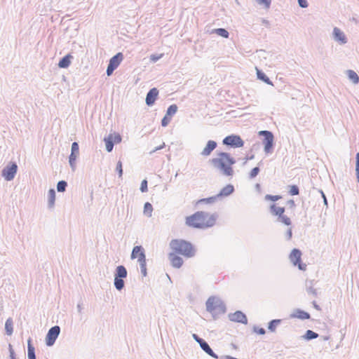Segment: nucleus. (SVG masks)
Wrapping results in <instances>:
<instances>
[{
    "instance_id": "1",
    "label": "nucleus",
    "mask_w": 359,
    "mask_h": 359,
    "mask_svg": "<svg viewBox=\"0 0 359 359\" xmlns=\"http://www.w3.org/2000/svg\"><path fill=\"white\" fill-rule=\"evenodd\" d=\"M218 217L217 213L210 214L204 211H197L186 217V224L195 229H206L213 226Z\"/></svg>"
},
{
    "instance_id": "2",
    "label": "nucleus",
    "mask_w": 359,
    "mask_h": 359,
    "mask_svg": "<svg viewBox=\"0 0 359 359\" xmlns=\"http://www.w3.org/2000/svg\"><path fill=\"white\" fill-rule=\"evenodd\" d=\"M217 157L209 160V163L220 173L226 177H232L234 174L233 165L236 163V159L229 153L219 151L217 153Z\"/></svg>"
},
{
    "instance_id": "3",
    "label": "nucleus",
    "mask_w": 359,
    "mask_h": 359,
    "mask_svg": "<svg viewBox=\"0 0 359 359\" xmlns=\"http://www.w3.org/2000/svg\"><path fill=\"white\" fill-rule=\"evenodd\" d=\"M170 247L174 252L186 257H193L196 255V249L193 244L184 239H172Z\"/></svg>"
},
{
    "instance_id": "4",
    "label": "nucleus",
    "mask_w": 359,
    "mask_h": 359,
    "mask_svg": "<svg viewBox=\"0 0 359 359\" xmlns=\"http://www.w3.org/2000/svg\"><path fill=\"white\" fill-rule=\"evenodd\" d=\"M206 310L211 313L214 319L219 314H224L226 312V307L224 302L219 297H210L205 303Z\"/></svg>"
},
{
    "instance_id": "5",
    "label": "nucleus",
    "mask_w": 359,
    "mask_h": 359,
    "mask_svg": "<svg viewBox=\"0 0 359 359\" xmlns=\"http://www.w3.org/2000/svg\"><path fill=\"white\" fill-rule=\"evenodd\" d=\"M258 135L263 137L262 144L264 145V151L266 154H271L274 149V135L271 131L260 130Z\"/></svg>"
},
{
    "instance_id": "6",
    "label": "nucleus",
    "mask_w": 359,
    "mask_h": 359,
    "mask_svg": "<svg viewBox=\"0 0 359 359\" xmlns=\"http://www.w3.org/2000/svg\"><path fill=\"white\" fill-rule=\"evenodd\" d=\"M128 275L127 269L123 265L116 266L114 271V285L115 288L121 291L125 286L123 278H126Z\"/></svg>"
},
{
    "instance_id": "7",
    "label": "nucleus",
    "mask_w": 359,
    "mask_h": 359,
    "mask_svg": "<svg viewBox=\"0 0 359 359\" xmlns=\"http://www.w3.org/2000/svg\"><path fill=\"white\" fill-rule=\"evenodd\" d=\"M222 143L224 145L231 148H240L244 145V141L241 136L235 134L225 137L222 140Z\"/></svg>"
},
{
    "instance_id": "8",
    "label": "nucleus",
    "mask_w": 359,
    "mask_h": 359,
    "mask_svg": "<svg viewBox=\"0 0 359 359\" xmlns=\"http://www.w3.org/2000/svg\"><path fill=\"white\" fill-rule=\"evenodd\" d=\"M104 142L107 152L112 151L115 144H118L122 141V137L119 133H110L108 136L104 137Z\"/></svg>"
},
{
    "instance_id": "9",
    "label": "nucleus",
    "mask_w": 359,
    "mask_h": 359,
    "mask_svg": "<svg viewBox=\"0 0 359 359\" xmlns=\"http://www.w3.org/2000/svg\"><path fill=\"white\" fill-rule=\"evenodd\" d=\"M18 171V165L15 162H10L1 171L2 177L6 181H11L14 179Z\"/></svg>"
},
{
    "instance_id": "10",
    "label": "nucleus",
    "mask_w": 359,
    "mask_h": 359,
    "mask_svg": "<svg viewBox=\"0 0 359 359\" xmlns=\"http://www.w3.org/2000/svg\"><path fill=\"white\" fill-rule=\"evenodd\" d=\"M60 333V327L58 325H55L50 327L46 336L45 341L47 346H52L55 343Z\"/></svg>"
},
{
    "instance_id": "11",
    "label": "nucleus",
    "mask_w": 359,
    "mask_h": 359,
    "mask_svg": "<svg viewBox=\"0 0 359 359\" xmlns=\"http://www.w3.org/2000/svg\"><path fill=\"white\" fill-rule=\"evenodd\" d=\"M302 252L297 248H294L290 255V261L294 266H297L301 271L306 270V265L302 262Z\"/></svg>"
},
{
    "instance_id": "12",
    "label": "nucleus",
    "mask_w": 359,
    "mask_h": 359,
    "mask_svg": "<svg viewBox=\"0 0 359 359\" xmlns=\"http://www.w3.org/2000/svg\"><path fill=\"white\" fill-rule=\"evenodd\" d=\"M79 155V145L76 142L72 144L71 154L69 156V163L73 171L76 170V161Z\"/></svg>"
},
{
    "instance_id": "13",
    "label": "nucleus",
    "mask_w": 359,
    "mask_h": 359,
    "mask_svg": "<svg viewBox=\"0 0 359 359\" xmlns=\"http://www.w3.org/2000/svg\"><path fill=\"white\" fill-rule=\"evenodd\" d=\"M229 320L236 323H240L244 325L248 324V318L246 315L241 311H236L228 315Z\"/></svg>"
},
{
    "instance_id": "14",
    "label": "nucleus",
    "mask_w": 359,
    "mask_h": 359,
    "mask_svg": "<svg viewBox=\"0 0 359 359\" xmlns=\"http://www.w3.org/2000/svg\"><path fill=\"white\" fill-rule=\"evenodd\" d=\"M158 93L159 91L156 88H151L146 95V104L149 107L153 106L158 97Z\"/></svg>"
},
{
    "instance_id": "15",
    "label": "nucleus",
    "mask_w": 359,
    "mask_h": 359,
    "mask_svg": "<svg viewBox=\"0 0 359 359\" xmlns=\"http://www.w3.org/2000/svg\"><path fill=\"white\" fill-rule=\"evenodd\" d=\"M333 39L340 44H345L348 40L344 33L338 27L333 29Z\"/></svg>"
},
{
    "instance_id": "16",
    "label": "nucleus",
    "mask_w": 359,
    "mask_h": 359,
    "mask_svg": "<svg viewBox=\"0 0 359 359\" xmlns=\"http://www.w3.org/2000/svg\"><path fill=\"white\" fill-rule=\"evenodd\" d=\"M178 254L175 252H170L168 255V258L171 262V265L174 268L180 269L184 263L183 259L177 255Z\"/></svg>"
},
{
    "instance_id": "17",
    "label": "nucleus",
    "mask_w": 359,
    "mask_h": 359,
    "mask_svg": "<svg viewBox=\"0 0 359 359\" xmlns=\"http://www.w3.org/2000/svg\"><path fill=\"white\" fill-rule=\"evenodd\" d=\"M217 143L215 140H208L205 147L201 152V155L203 156H208L211 153L217 148Z\"/></svg>"
},
{
    "instance_id": "18",
    "label": "nucleus",
    "mask_w": 359,
    "mask_h": 359,
    "mask_svg": "<svg viewBox=\"0 0 359 359\" xmlns=\"http://www.w3.org/2000/svg\"><path fill=\"white\" fill-rule=\"evenodd\" d=\"M290 317L292 318H296L301 320H308L310 319L311 316L308 312L304 310H302L300 309H296L290 315Z\"/></svg>"
},
{
    "instance_id": "19",
    "label": "nucleus",
    "mask_w": 359,
    "mask_h": 359,
    "mask_svg": "<svg viewBox=\"0 0 359 359\" xmlns=\"http://www.w3.org/2000/svg\"><path fill=\"white\" fill-rule=\"evenodd\" d=\"M269 212L271 215L279 218L284 215L285 208L284 207H278L276 203H272L269 206Z\"/></svg>"
},
{
    "instance_id": "20",
    "label": "nucleus",
    "mask_w": 359,
    "mask_h": 359,
    "mask_svg": "<svg viewBox=\"0 0 359 359\" xmlns=\"http://www.w3.org/2000/svg\"><path fill=\"white\" fill-rule=\"evenodd\" d=\"M234 187L232 184H229L223 187L217 194V198L229 196L234 192Z\"/></svg>"
},
{
    "instance_id": "21",
    "label": "nucleus",
    "mask_w": 359,
    "mask_h": 359,
    "mask_svg": "<svg viewBox=\"0 0 359 359\" xmlns=\"http://www.w3.org/2000/svg\"><path fill=\"white\" fill-rule=\"evenodd\" d=\"M143 255L145 257V252L142 245H136L133 248L130 257L132 259L140 257Z\"/></svg>"
},
{
    "instance_id": "22",
    "label": "nucleus",
    "mask_w": 359,
    "mask_h": 359,
    "mask_svg": "<svg viewBox=\"0 0 359 359\" xmlns=\"http://www.w3.org/2000/svg\"><path fill=\"white\" fill-rule=\"evenodd\" d=\"M123 59V55L122 53L119 52L110 58L109 63L117 68L122 62Z\"/></svg>"
},
{
    "instance_id": "23",
    "label": "nucleus",
    "mask_w": 359,
    "mask_h": 359,
    "mask_svg": "<svg viewBox=\"0 0 359 359\" xmlns=\"http://www.w3.org/2000/svg\"><path fill=\"white\" fill-rule=\"evenodd\" d=\"M257 71V77L259 80H261L264 83L273 86V82L270 80V79L266 75V74L261 69H259L257 67H256Z\"/></svg>"
},
{
    "instance_id": "24",
    "label": "nucleus",
    "mask_w": 359,
    "mask_h": 359,
    "mask_svg": "<svg viewBox=\"0 0 359 359\" xmlns=\"http://www.w3.org/2000/svg\"><path fill=\"white\" fill-rule=\"evenodd\" d=\"M306 291L309 294L316 297L318 296L317 290L313 288V280H306L305 282Z\"/></svg>"
},
{
    "instance_id": "25",
    "label": "nucleus",
    "mask_w": 359,
    "mask_h": 359,
    "mask_svg": "<svg viewBox=\"0 0 359 359\" xmlns=\"http://www.w3.org/2000/svg\"><path fill=\"white\" fill-rule=\"evenodd\" d=\"M72 57H73L70 54H67L66 55H65L60 60V61L58 62V67L60 68H63V69L69 67V66L71 64V59Z\"/></svg>"
},
{
    "instance_id": "26",
    "label": "nucleus",
    "mask_w": 359,
    "mask_h": 359,
    "mask_svg": "<svg viewBox=\"0 0 359 359\" xmlns=\"http://www.w3.org/2000/svg\"><path fill=\"white\" fill-rule=\"evenodd\" d=\"M55 191L54 189H50L48 192V207L53 208L55 202Z\"/></svg>"
},
{
    "instance_id": "27",
    "label": "nucleus",
    "mask_w": 359,
    "mask_h": 359,
    "mask_svg": "<svg viewBox=\"0 0 359 359\" xmlns=\"http://www.w3.org/2000/svg\"><path fill=\"white\" fill-rule=\"evenodd\" d=\"M27 358L28 359H36L35 348L32 344V339H27Z\"/></svg>"
},
{
    "instance_id": "28",
    "label": "nucleus",
    "mask_w": 359,
    "mask_h": 359,
    "mask_svg": "<svg viewBox=\"0 0 359 359\" xmlns=\"http://www.w3.org/2000/svg\"><path fill=\"white\" fill-rule=\"evenodd\" d=\"M201 348L205 353H207L208 355L214 358H216V359H218L219 358V356L217 354H216L213 351L212 349L210 348V346H209V344H208V342H205V344H203V345H201Z\"/></svg>"
},
{
    "instance_id": "29",
    "label": "nucleus",
    "mask_w": 359,
    "mask_h": 359,
    "mask_svg": "<svg viewBox=\"0 0 359 359\" xmlns=\"http://www.w3.org/2000/svg\"><path fill=\"white\" fill-rule=\"evenodd\" d=\"M138 262L140 263L141 273L144 277L147 276V263H146V256L143 257V255L140 257H138Z\"/></svg>"
},
{
    "instance_id": "30",
    "label": "nucleus",
    "mask_w": 359,
    "mask_h": 359,
    "mask_svg": "<svg viewBox=\"0 0 359 359\" xmlns=\"http://www.w3.org/2000/svg\"><path fill=\"white\" fill-rule=\"evenodd\" d=\"M282 319H273L269 322L268 330L274 332L276 330L277 327L281 323Z\"/></svg>"
},
{
    "instance_id": "31",
    "label": "nucleus",
    "mask_w": 359,
    "mask_h": 359,
    "mask_svg": "<svg viewBox=\"0 0 359 359\" xmlns=\"http://www.w3.org/2000/svg\"><path fill=\"white\" fill-rule=\"evenodd\" d=\"M5 330L7 335H12L13 332V321L11 318H8L5 323Z\"/></svg>"
},
{
    "instance_id": "32",
    "label": "nucleus",
    "mask_w": 359,
    "mask_h": 359,
    "mask_svg": "<svg viewBox=\"0 0 359 359\" xmlns=\"http://www.w3.org/2000/svg\"><path fill=\"white\" fill-rule=\"evenodd\" d=\"M347 75L348 79L354 83L358 84L359 83V76L353 70H347Z\"/></svg>"
},
{
    "instance_id": "33",
    "label": "nucleus",
    "mask_w": 359,
    "mask_h": 359,
    "mask_svg": "<svg viewBox=\"0 0 359 359\" xmlns=\"http://www.w3.org/2000/svg\"><path fill=\"white\" fill-rule=\"evenodd\" d=\"M318 337V334L311 330H306L304 335L303 336V338L306 341H310Z\"/></svg>"
},
{
    "instance_id": "34",
    "label": "nucleus",
    "mask_w": 359,
    "mask_h": 359,
    "mask_svg": "<svg viewBox=\"0 0 359 359\" xmlns=\"http://www.w3.org/2000/svg\"><path fill=\"white\" fill-rule=\"evenodd\" d=\"M177 109L178 107L177 104H172L168 107L165 115L167 116L172 118V116L177 113Z\"/></svg>"
},
{
    "instance_id": "35",
    "label": "nucleus",
    "mask_w": 359,
    "mask_h": 359,
    "mask_svg": "<svg viewBox=\"0 0 359 359\" xmlns=\"http://www.w3.org/2000/svg\"><path fill=\"white\" fill-rule=\"evenodd\" d=\"M213 33H215L217 34V35L223 37V38H228L229 36V32L224 29V28H217V29H215L213 30Z\"/></svg>"
},
{
    "instance_id": "36",
    "label": "nucleus",
    "mask_w": 359,
    "mask_h": 359,
    "mask_svg": "<svg viewBox=\"0 0 359 359\" xmlns=\"http://www.w3.org/2000/svg\"><path fill=\"white\" fill-rule=\"evenodd\" d=\"M153 206L149 202H146L144 205V214L147 217H151Z\"/></svg>"
},
{
    "instance_id": "37",
    "label": "nucleus",
    "mask_w": 359,
    "mask_h": 359,
    "mask_svg": "<svg viewBox=\"0 0 359 359\" xmlns=\"http://www.w3.org/2000/svg\"><path fill=\"white\" fill-rule=\"evenodd\" d=\"M217 199V196L216 195V196H210L208 198H201L198 201L197 203L198 204H199V203H206V204L212 203H215Z\"/></svg>"
},
{
    "instance_id": "38",
    "label": "nucleus",
    "mask_w": 359,
    "mask_h": 359,
    "mask_svg": "<svg viewBox=\"0 0 359 359\" xmlns=\"http://www.w3.org/2000/svg\"><path fill=\"white\" fill-rule=\"evenodd\" d=\"M67 187V182L65 180H60L57 184V191L58 192L65 191Z\"/></svg>"
},
{
    "instance_id": "39",
    "label": "nucleus",
    "mask_w": 359,
    "mask_h": 359,
    "mask_svg": "<svg viewBox=\"0 0 359 359\" xmlns=\"http://www.w3.org/2000/svg\"><path fill=\"white\" fill-rule=\"evenodd\" d=\"M277 221L284 224L286 226H291V219L285 215H282L279 218H277Z\"/></svg>"
},
{
    "instance_id": "40",
    "label": "nucleus",
    "mask_w": 359,
    "mask_h": 359,
    "mask_svg": "<svg viewBox=\"0 0 359 359\" xmlns=\"http://www.w3.org/2000/svg\"><path fill=\"white\" fill-rule=\"evenodd\" d=\"M288 192L291 196L299 195V187L296 184L290 185Z\"/></svg>"
},
{
    "instance_id": "41",
    "label": "nucleus",
    "mask_w": 359,
    "mask_h": 359,
    "mask_svg": "<svg viewBox=\"0 0 359 359\" xmlns=\"http://www.w3.org/2000/svg\"><path fill=\"white\" fill-rule=\"evenodd\" d=\"M282 196L280 195H271V194H266L264 196V199L266 201H277L279 199H280Z\"/></svg>"
},
{
    "instance_id": "42",
    "label": "nucleus",
    "mask_w": 359,
    "mask_h": 359,
    "mask_svg": "<svg viewBox=\"0 0 359 359\" xmlns=\"http://www.w3.org/2000/svg\"><path fill=\"white\" fill-rule=\"evenodd\" d=\"M355 175L357 182L359 183V152L355 155Z\"/></svg>"
},
{
    "instance_id": "43",
    "label": "nucleus",
    "mask_w": 359,
    "mask_h": 359,
    "mask_svg": "<svg viewBox=\"0 0 359 359\" xmlns=\"http://www.w3.org/2000/svg\"><path fill=\"white\" fill-rule=\"evenodd\" d=\"M259 172H260V169L258 166L253 168L249 173V177L250 179H253V178L256 177L258 175Z\"/></svg>"
},
{
    "instance_id": "44",
    "label": "nucleus",
    "mask_w": 359,
    "mask_h": 359,
    "mask_svg": "<svg viewBox=\"0 0 359 359\" xmlns=\"http://www.w3.org/2000/svg\"><path fill=\"white\" fill-rule=\"evenodd\" d=\"M116 171L118 172V177H122L123 175V165L121 161H118L116 164Z\"/></svg>"
},
{
    "instance_id": "45",
    "label": "nucleus",
    "mask_w": 359,
    "mask_h": 359,
    "mask_svg": "<svg viewBox=\"0 0 359 359\" xmlns=\"http://www.w3.org/2000/svg\"><path fill=\"white\" fill-rule=\"evenodd\" d=\"M252 330H253L254 332H255L258 334H260V335H264L266 334V330L264 328L259 327L257 325H254Z\"/></svg>"
},
{
    "instance_id": "46",
    "label": "nucleus",
    "mask_w": 359,
    "mask_h": 359,
    "mask_svg": "<svg viewBox=\"0 0 359 359\" xmlns=\"http://www.w3.org/2000/svg\"><path fill=\"white\" fill-rule=\"evenodd\" d=\"M148 182H147V180H143L141 182V185H140V191L141 192L144 193V192H146L148 191Z\"/></svg>"
},
{
    "instance_id": "47",
    "label": "nucleus",
    "mask_w": 359,
    "mask_h": 359,
    "mask_svg": "<svg viewBox=\"0 0 359 359\" xmlns=\"http://www.w3.org/2000/svg\"><path fill=\"white\" fill-rule=\"evenodd\" d=\"M171 118L169 116H167L165 114V116L163 117V118L161 119V126L163 127H166L170 122L171 121Z\"/></svg>"
},
{
    "instance_id": "48",
    "label": "nucleus",
    "mask_w": 359,
    "mask_h": 359,
    "mask_svg": "<svg viewBox=\"0 0 359 359\" xmlns=\"http://www.w3.org/2000/svg\"><path fill=\"white\" fill-rule=\"evenodd\" d=\"M8 351H9V359H16V355L14 349L13 348V346L9 344H8Z\"/></svg>"
},
{
    "instance_id": "49",
    "label": "nucleus",
    "mask_w": 359,
    "mask_h": 359,
    "mask_svg": "<svg viewBox=\"0 0 359 359\" xmlns=\"http://www.w3.org/2000/svg\"><path fill=\"white\" fill-rule=\"evenodd\" d=\"M116 67L112 66V65H110L109 63L107 65V68L106 70V73L107 76H110L113 74L114 71L116 69Z\"/></svg>"
},
{
    "instance_id": "50",
    "label": "nucleus",
    "mask_w": 359,
    "mask_h": 359,
    "mask_svg": "<svg viewBox=\"0 0 359 359\" xmlns=\"http://www.w3.org/2000/svg\"><path fill=\"white\" fill-rule=\"evenodd\" d=\"M257 1L259 4L264 5L266 8H269L271 3V0H257Z\"/></svg>"
},
{
    "instance_id": "51",
    "label": "nucleus",
    "mask_w": 359,
    "mask_h": 359,
    "mask_svg": "<svg viewBox=\"0 0 359 359\" xmlns=\"http://www.w3.org/2000/svg\"><path fill=\"white\" fill-rule=\"evenodd\" d=\"M292 237V227H290L285 233V238L287 241H290V240H291Z\"/></svg>"
},
{
    "instance_id": "52",
    "label": "nucleus",
    "mask_w": 359,
    "mask_h": 359,
    "mask_svg": "<svg viewBox=\"0 0 359 359\" xmlns=\"http://www.w3.org/2000/svg\"><path fill=\"white\" fill-rule=\"evenodd\" d=\"M299 6L302 8H306L308 7L309 4L306 0H297Z\"/></svg>"
},
{
    "instance_id": "53",
    "label": "nucleus",
    "mask_w": 359,
    "mask_h": 359,
    "mask_svg": "<svg viewBox=\"0 0 359 359\" xmlns=\"http://www.w3.org/2000/svg\"><path fill=\"white\" fill-rule=\"evenodd\" d=\"M318 191L320 193L321 196H322V198H323V203H324V205H325L326 207H327V205H328V203H327V197H326V196H325V193H324V192H323V190H321V189L318 190Z\"/></svg>"
},
{
    "instance_id": "54",
    "label": "nucleus",
    "mask_w": 359,
    "mask_h": 359,
    "mask_svg": "<svg viewBox=\"0 0 359 359\" xmlns=\"http://www.w3.org/2000/svg\"><path fill=\"white\" fill-rule=\"evenodd\" d=\"M287 204L290 206V208H294L296 206L295 203L292 199L288 200L287 201Z\"/></svg>"
},
{
    "instance_id": "55",
    "label": "nucleus",
    "mask_w": 359,
    "mask_h": 359,
    "mask_svg": "<svg viewBox=\"0 0 359 359\" xmlns=\"http://www.w3.org/2000/svg\"><path fill=\"white\" fill-rule=\"evenodd\" d=\"M161 55H151L150 59L153 62H156L161 58Z\"/></svg>"
},
{
    "instance_id": "56",
    "label": "nucleus",
    "mask_w": 359,
    "mask_h": 359,
    "mask_svg": "<svg viewBox=\"0 0 359 359\" xmlns=\"http://www.w3.org/2000/svg\"><path fill=\"white\" fill-rule=\"evenodd\" d=\"M165 146V143H163V144H161L158 147H156L154 149H153L151 151H150V154H153V153L156 152V151H158V150L164 148Z\"/></svg>"
},
{
    "instance_id": "57",
    "label": "nucleus",
    "mask_w": 359,
    "mask_h": 359,
    "mask_svg": "<svg viewBox=\"0 0 359 359\" xmlns=\"http://www.w3.org/2000/svg\"><path fill=\"white\" fill-rule=\"evenodd\" d=\"M219 359H238L231 355H222L219 358Z\"/></svg>"
},
{
    "instance_id": "58",
    "label": "nucleus",
    "mask_w": 359,
    "mask_h": 359,
    "mask_svg": "<svg viewBox=\"0 0 359 359\" xmlns=\"http://www.w3.org/2000/svg\"><path fill=\"white\" fill-rule=\"evenodd\" d=\"M350 20L356 25L359 23V18L358 17L353 16L350 19Z\"/></svg>"
},
{
    "instance_id": "59",
    "label": "nucleus",
    "mask_w": 359,
    "mask_h": 359,
    "mask_svg": "<svg viewBox=\"0 0 359 359\" xmlns=\"http://www.w3.org/2000/svg\"><path fill=\"white\" fill-rule=\"evenodd\" d=\"M312 304H313V307H314L316 310L320 311V310L321 309H320V306L316 303V302L313 301V302H312Z\"/></svg>"
},
{
    "instance_id": "60",
    "label": "nucleus",
    "mask_w": 359,
    "mask_h": 359,
    "mask_svg": "<svg viewBox=\"0 0 359 359\" xmlns=\"http://www.w3.org/2000/svg\"><path fill=\"white\" fill-rule=\"evenodd\" d=\"M192 337L196 342L201 339V337L196 334H193Z\"/></svg>"
},
{
    "instance_id": "61",
    "label": "nucleus",
    "mask_w": 359,
    "mask_h": 359,
    "mask_svg": "<svg viewBox=\"0 0 359 359\" xmlns=\"http://www.w3.org/2000/svg\"><path fill=\"white\" fill-rule=\"evenodd\" d=\"M205 342H207L206 341H205L203 339L201 338L198 341L197 343L200 345V347H201V345H203V344H205Z\"/></svg>"
},
{
    "instance_id": "62",
    "label": "nucleus",
    "mask_w": 359,
    "mask_h": 359,
    "mask_svg": "<svg viewBox=\"0 0 359 359\" xmlns=\"http://www.w3.org/2000/svg\"><path fill=\"white\" fill-rule=\"evenodd\" d=\"M82 309H83V307H82V306H81V304H80V303H79V304H77V310H78V311H79V313H81V311H82Z\"/></svg>"
},
{
    "instance_id": "63",
    "label": "nucleus",
    "mask_w": 359,
    "mask_h": 359,
    "mask_svg": "<svg viewBox=\"0 0 359 359\" xmlns=\"http://www.w3.org/2000/svg\"><path fill=\"white\" fill-rule=\"evenodd\" d=\"M254 157H255V155H254V154H252V155H251V156H247V157L245 158V160H246V161L252 160V159H253V158H254Z\"/></svg>"
},
{
    "instance_id": "64",
    "label": "nucleus",
    "mask_w": 359,
    "mask_h": 359,
    "mask_svg": "<svg viewBox=\"0 0 359 359\" xmlns=\"http://www.w3.org/2000/svg\"><path fill=\"white\" fill-rule=\"evenodd\" d=\"M322 339L323 341H327L330 339V337L329 336H323Z\"/></svg>"
}]
</instances>
